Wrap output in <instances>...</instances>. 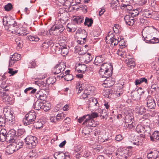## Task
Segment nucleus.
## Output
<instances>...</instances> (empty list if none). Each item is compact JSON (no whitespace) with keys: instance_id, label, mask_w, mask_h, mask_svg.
Returning a JSON list of instances; mask_svg holds the SVG:
<instances>
[{"instance_id":"12","label":"nucleus","mask_w":159,"mask_h":159,"mask_svg":"<svg viewBox=\"0 0 159 159\" xmlns=\"http://www.w3.org/2000/svg\"><path fill=\"white\" fill-rule=\"evenodd\" d=\"M53 156L56 159H70L68 155H67L62 152H56Z\"/></svg>"},{"instance_id":"25","label":"nucleus","mask_w":159,"mask_h":159,"mask_svg":"<svg viewBox=\"0 0 159 159\" xmlns=\"http://www.w3.org/2000/svg\"><path fill=\"white\" fill-rule=\"evenodd\" d=\"M18 28V26L16 22L12 25L8 26L7 30L11 31L12 33H13L14 31L15 32L17 30Z\"/></svg>"},{"instance_id":"7","label":"nucleus","mask_w":159,"mask_h":159,"mask_svg":"<svg viewBox=\"0 0 159 159\" xmlns=\"http://www.w3.org/2000/svg\"><path fill=\"white\" fill-rule=\"evenodd\" d=\"M88 108L90 110L96 111L99 108V104L96 99L93 98L89 101Z\"/></svg>"},{"instance_id":"27","label":"nucleus","mask_w":159,"mask_h":159,"mask_svg":"<svg viewBox=\"0 0 159 159\" xmlns=\"http://www.w3.org/2000/svg\"><path fill=\"white\" fill-rule=\"evenodd\" d=\"M151 140L152 141L155 139L159 141V132L158 131H155L152 135H150Z\"/></svg>"},{"instance_id":"36","label":"nucleus","mask_w":159,"mask_h":159,"mask_svg":"<svg viewBox=\"0 0 159 159\" xmlns=\"http://www.w3.org/2000/svg\"><path fill=\"white\" fill-rule=\"evenodd\" d=\"M139 11L137 9H134L131 11L129 13V15H130V16L134 18V17H135L136 16H138L139 15Z\"/></svg>"},{"instance_id":"53","label":"nucleus","mask_w":159,"mask_h":159,"mask_svg":"<svg viewBox=\"0 0 159 159\" xmlns=\"http://www.w3.org/2000/svg\"><path fill=\"white\" fill-rule=\"evenodd\" d=\"M61 25V24L56 25L52 27L49 30L55 31L57 30H58Z\"/></svg>"},{"instance_id":"38","label":"nucleus","mask_w":159,"mask_h":159,"mask_svg":"<svg viewBox=\"0 0 159 159\" xmlns=\"http://www.w3.org/2000/svg\"><path fill=\"white\" fill-rule=\"evenodd\" d=\"M51 105L50 103H44L43 102L42 109L45 111H47L50 109Z\"/></svg>"},{"instance_id":"16","label":"nucleus","mask_w":159,"mask_h":159,"mask_svg":"<svg viewBox=\"0 0 159 159\" xmlns=\"http://www.w3.org/2000/svg\"><path fill=\"white\" fill-rule=\"evenodd\" d=\"M46 93L44 91V90H40L39 91L37 92L36 94V97L37 98H39L41 100H43V102H44L45 100V99L47 98V95L45 93Z\"/></svg>"},{"instance_id":"32","label":"nucleus","mask_w":159,"mask_h":159,"mask_svg":"<svg viewBox=\"0 0 159 159\" xmlns=\"http://www.w3.org/2000/svg\"><path fill=\"white\" fill-rule=\"evenodd\" d=\"M39 84V86H41L42 88V89L41 90H44V91H45L46 90H48V89L49 85L47 84L46 83H45L43 82H42L41 84Z\"/></svg>"},{"instance_id":"10","label":"nucleus","mask_w":159,"mask_h":159,"mask_svg":"<svg viewBox=\"0 0 159 159\" xmlns=\"http://www.w3.org/2000/svg\"><path fill=\"white\" fill-rule=\"evenodd\" d=\"M80 60L85 64L90 62L92 60L91 55L89 53H85L80 57Z\"/></svg>"},{"instance_id":"60","label":"nucleus","mask_w":159,"mask_h":159,"mask_svg":"<svg viewBox=\"0 0 159 159\" xmlns=\"http://www.w3.org/2000/svg\"><path fill=\"white\" fill-rule=\"evenodd\" d=\"M62 46H60V47L56 46L55 47V52L56 54H60L61 53Z\"/></svg>"},{"instance_id":"22","label":"nucleus","mask_w":159,"mask_h":159,"mask_svg":"<svg viewBox=\"0 0 159 159\" xmlns=\"http://www.w3.org/2000/svg\"><path fill=\"white\" fill-rule=\"evenodd\" d=\"M43 102L41 101L40 100H38L34 104V108L37 110H39L42 109Z\"/></svg>"},{"instance_id":"57","label":"nucleus","mask_w":159,"mask_h":159,"mask_svg":"<svg viewBox=\"0 0 159 159\" xmlns=\"http://www.w3.org/2000/svg\"><path fill=\"white\" fill-rule=\"evenodd\" d=\"M30 65H29V68H34L36 66V63L34 60L30 62Z\"/></svg>"},{"instance_id":"30","label":"nucleus","mask_w":159,"mask_h":159,"mask_svg":"<svg viewBox=\"0 0 159 159\" xmlns=\"http://www.w3.org/2000/svg\"><path fill=\"white\" fill-rule=\"evenodd\" d=\"M114 84V82L111 80H105L103 84V85L105 87H108L112 86Z\"/></svg>"},{"instance_id":"37","label":"nucleus","mask_w":159,"mask_h":159,"mask_svg":"<svg viewBox=\"0 0 159 159\" xmlns=\"http://www.w3.org/2000/svg\"><path fill=\"white\" fill-rule=\"evenodd\" d=\"M68 52V49L66 46H62L60 54L63 56H65L67 55Z\"/></svg>"},{"instance_id":"46","label":"nucleus","mask_w":159,"mask_h":159,"mask_svg":"<svg viewBox=\"0 0 159 159\" xmlns=\"http://www.w3.org/2000/svg\"><path fill=\"white\" fill-rule=\"evenodd\" d=\"M65 80L67 81L71 80L73 79V76L71 74H66L64 76Z\"/></svg>"},{"instance_id":"3","label":"nucleus","mask_w":159,"mask_h":159,"mask_svg":"<svg viewBox=\"0 0 159 159\" xmlns=\"http://www.w3.org/2000/svg\"><path fill=\"white\" fill-rule=\"evenodd\" d=\"M36 113L34 111H30L26 114L23 121L24 125H28L31 124H34L36 118Z\"/></svg>"},{"instance_id":"20","label":"nucleus","mask_w":159,"mask_h":159,"mask_svg":"<svg viewBox=\"0 0 159 159\" xmlns=\"http://www.w3.org/2000/svg\"><path fill=\"white\" fill-rule=\"evenodd\" d=\"M103 56L101 55L96 57L94 61V63L96 65H100L105 60Z\"/></svg>"},{"instance_id":"50","label":"nucleus","mask_w":159,"mask_h":159,"mask_svg":"<svg viewBox=\"0 0 159 159\" xmlns=\"http://www.w3.org/2000/svg\"><path fill=\"white\" fill-rule=\"evenodd\" d=\"M13 8V6L11 4L9 3L6 5L4 7L5 10L9 11L11 10Z\"/></svg>"},{"instance_id":"51","label":"nucleus","mask_w":159,"mask_h":159,"mask_svg":"<svg viewBox=\"0 0 159 159\" xmlns=\"http://www.w3.org/2000/svg\"><path fill=\"white\" fill-rule=\"evenodd\" d=\"M143 15L147 18H151L152 16V12L149 11H146L144 12Z\"/></svg>"},{"instance_id":"62","label":"nucleus","mask_w":159,"mask_h":159,"mask_svg":"<svg viewBox=\"0 0 159 159\" xmlns=\"http://www.w3.org/2000/svg\"><path fill=\"white\" fill-rule=\"evenodd\" d=\"M110 92H112V90L111 89H109L105 90L104 92L106 97L108 96V97H109Z\"/></svg>"},{"instance_id":"11","label":"nucleus","mask_w":159,"mask_h":159,"mask_svg":"<svg viewBox=\"0 0 159 159\" xmlns=\"http://www.w3.org/2000/svg\"><path fill=\"white\" fill-rule=\"evenodd\" d=\"M15 133L13 132L10 131L8 132L6 136V140L7 142H9V143H13L15 142L17 139V137L15 135Z\"/></svg>"},{"instance_id":"23","label":"nucleus","mask_w":159,"mask_h":159,"mask_svg":"<svg viewBox=\"0 0 159 159\" xmlns=\"http://www.w3.org/2000/svg\"><path fill=\"white\" fill-rule=\"evenodd\" d=\"M7 131L4 129H1L0 131V138L2 142H4L6 140V136H7Z\"/></svg>"},{"instance_id":"44","label":"nucleus","mask_w":159,"mask_h":159,"mask_svg":"<svg viewBox=\"0 0 159 159\" xmlns=\"http://www.w3.org/2000/svg\"><path fill=\"white\" fill-rule=\"evenodd\" d=\"M67 15L68 14H64L63 13L60 14V15L58 14V16H61L62 18L60 19L61 21L62 20L64 21V22L63 23H66V21L68 20V17L67 16Z\"/></svg>"},{"instance_id":"52","label":"nucleus","mask_w":159,"mask_h":159,"mask_svg":"<svg viewBox=\"0 0 159 159\" xmlns=\"http://www.w3.org/2000/svg\"><path fill=\"white\" fill-rule=\"evenodd\" d=\"M122 4L121 5V7L126 6V5L131 4V0H122Z\"/></svg>"},{"instance_id":"64","label":"nucleus","mask_w":159,"mask_h":159,"mask_svg":"<svg viewBox=\"0 0 159 159\" xmlns=\"http://www.w3.org/2000/svg\"><path fill=\"white\" fill-rule=\"evenodd\" d=\"M36 153L35 152V151L34 150H32L31 152H30V155L29 157H30L31 158H35V156Z\"/></svg>"},{"instance_id":"17","label":"nucleus","mask_w":159,"mask_h":159,"mask_svg":"<svg viewBox=\"0 0 159 159\" xmlns=\"http://www.w3.org/2000/svg\"><path fill=\"white\" fill-rule=\"evenodd\" d=\"M147 107L150 109H153L156 107L155 102L151 96L148 97L147 99Z\"/></svg>"},{"instance_id":"59","label":"nucleus","mask_w":159,"mask_h":159,"mask_svg":"<svg viewBox=\"0 0 159 159\" xmlns=\"http://www.w3.org/2000/svg\"><path fill=\"white\" fill-rule=\"evenodd\" d=\"M63 116V114L62 113L59 114L57 115L55 117V119H56V121L58 122L60 120H62L63 117H62Z\"/></svg>"},{"instance_id":"61","label":"nucleus","mask_w":159,"mask_h":159,"mask_svg":"<svg viewBox=\"0 0 159 159\" xmlns=\"http://www.w3.org/2000/svg\"><path fill=\"white\" fill-rule=\"evenodd\" d=\"M24 131L21 129H19L18 130V132L17 133V136L20 137H22V135L24 134Z\"/></svg>"},{"instance_id":"28","label":"nucleus","mask_w":159,"mask_h":159,"mask_svg":"<svg viewBox=\"0 0 159 159\" xmlns=\"http://www.w3.org/2000/svg\"><path fill=\"white\" fill-rule=\"evenodd\" d=\"M124 50L122 48L120 47V48L119 49L117 52V54L122 57H127V53L126 52L124 51Z\"/></svg>"},{"instance_id":"33","label":"nucleus","mask_w":159,"mask_h":159,"mask_svg":"<svg viewBox=\"0 0 159 159\" xmlns=\"http://www.w3.org/2000/svg\"><path fill=\"white\" fill-rule=\"evenodd\" d=\"M74 18V21H75L78 24H80L84 20V17L82 16H75Z\"/></svg>"},{"instance_id":"49","label":"nucleus","mask_w":159,"mask_h":159,"mask_svg":"<svg viewBox=\"0 0 159 159\" xmlns=\"http://www.w3.org/2000/svg\"><path fill=\"white\" fill-rule=\"evenodd\" d=\"M54 79L55 80H56L55 78H53L52 77H49L47 80H46V82L47 84L48 85H50L51 84H53L55 82V81H54Z\"/></svg>"},{"instance_id":"47","label":"nucleus","mask_w":159,"mask_h":159,"mask_svg":"<svg viewBox=\"0 0 159 159\" xmlns=\"http://www.w3.org/2000/svg\"><path fill=\"white\" fill-rule=\"evenodd\" d=\"M111 43H114V45H117L119 42V40L117 39L115 37L111 38L110 39Z\"/></svg>"},{"instance_id":"9","label":"nucleus","mask_w":159,"mask_h":159,"mask_svg":"<svg viewBox=\"0 0 159 159\" xmlns=\"http://www.w3.org/2000/svg\"><path fill=\"white\" fill-rule=\"evenodd\" d=\"M9 93V89L5 90L4 89H0V95L2 99L5 101L10 102L12 98L8 95Z\"/></svg>"},{"instance_id":"21","label":"nucleus","mask_w":159,"mask_h":159,"mask_svg":"<svg viewBox=\"0 0 159 159\" xmlns=\"http://www.w3.org/2000/svg\"><path fill=\"white\" fill-rule=\"evenodd\" d=\"M14 145H15L16 149L17 150L19 149L20 148H22L23 146L24 143L22 141L19 139H17L15 142L13 143Z\"/></svg>"},{"instance_id":"6","label":"nucleus","mask_w":159,"mask_h":159,"mask_svg":"<svg viewBox=\"0 0 159 159\" xmlns=\"http://www.w3.org/2000/svg\"><path fill=\"white\" fill-rule=\"evenodd\" d=\"M66 67V65L64 62H60L57 64L53 68L52 72L54 74H59L65 70Z\"/></svg>"},{"instance_id":"34","label":"nucleus","mask_w":159,"mask_h":159,"mask_svg":"<svg viewBox=\"0 0 159 159\" xmlns=\"http://www.w3.org/2000/svg\"><path fill=\"white\" fill-rule=\"evenodd\" d=\"M93 20L92 18L89 19L88 18L86 17L84 24L85 25H87L89 27L91 26L92 24L93 23Z\"/></svg>"},{"instance_id":"54","label":"nucleus","mask_w":159,"mask_h":159,"mask_svg":"<svg viewBox=\"0 0 159 159\" xmlns=\"http://www.w3.org/2000/svg\"><path fill=\"white\" fill-rule=\"evenodd\" d=\"M120 28V26L118 24H115L114 27H113V30L115 33H117L119 32V29Z\"/></svg>"},{"instance_id":"39","label":"nucleus","mask_w":159,"mask_h":159,"mask_svg":"<svg viewBox=\"0 0 159 159\" xmlns=\"http://www.w3.org/2000/svg\"><path fill=\"white\" fill-rule=\"evenodd\" d=\"M15 44L20 48L22 47L23 46V41L21 39L19 38H17L15 39Z\"/></svg>"},{"instance_id":"56","label":"nucleus","mask_w":159,"mask_h":159,"mask_svg":"<svg viewBox=\"0 0 159 159\" xmlns=\"http://www.w3.org/2000/svg\"><path fill=\"white\" fill-rule=\"evenodd\" d=\"M154 153V152L151 151L149 153H148L147 156V157L148 159L154 158L155 159L157 157L156 156L153 155V154Z\"/></svg>"},{"instance_id":"14","label":"nucleus","mask_w":159,"mask_h":159,"mask_svg":"<svg viewBox=\"0 0 159 159\" xmlns=\"http://www.w3.org/2000/svg\"><path fill=\"white\" fill-rule=\"evenodd\" d=\"M83 125L87 126L94 127L96 126L95 122L93 119L87 117L82 123Z\"/></svg>"},{"instance_id":"41","label":"nucleus","mask_w":159,"mask_h":159,"mask_svg":"<svg viewBox=\"0 0 159 159\" xmlns=\"http://www.w3.org/2000/svg\"><path fill=\"white\" fill-rule=\"evenodd\" d=\"M20 55L17 53H15L13 55L11 56L10 58L13 59L16 61L20 59Z\"/></svg>"},{"instance_id":"2","label":"nucleus","mask_w":159,"mask_h":159,"mask_svg":"<svg viewBox=\"0 0 159 159\" xmlns=\"http://www.w3.org/2000/svg\"><path fill=\"white\" fill-rule=\"evenodd\" d=\"M3 113L7 120V125H12L15 123V117L10 110L5 108L3 109Z\"/></svg>"},{"instance_id":"55","label":"nucleus","mask_w":159,"mask_h":159,"mask_svg":"<svg viewBox=\"0 0 159 159\" xmlns=\"http://www.w3.org/2000/svg\"><path fill=\"white\" fill-rule=\"evenodd\" d=\"M148 117L149 116L148 115V114H146L143 115L142 117L140 118V120H141L142 121L146 120L147 122H149V120L148 119Z\"/></svg>"},{"instance_id":"15","label":"nucleus","mask_w":159,"mask_h":159,"mask_svg":"<svg viewBox=\"0 0 159 159\" xmlns=\"http://www.w3.org/2000/svg\"><path fill=\"white\" fill-rule=\"evenodd\" d=\"M77 32L78 33L80 34L81 39H82L84 40L83 42H82L81 40H78V43L79 41V43L80 44H82L84 43V41H86L85 39L87 37V33L86 31L84 30H82L81 29H79L77 30Z\"/></svg>"},{"instance_id":"58","label":"nucleus","mask_w":159,"mask_h":159,"mask_svg":"<svg viewBox=\"0 0 159 159\" xmlns=\"http://www.w3.org/2000/svg\"><path fill=\"white\" fill-rule=\"evenodd\" d=\"M73 1V0H67L65 2L66 6L68 7H70L72 4Z\"/></svg>"},{"instance_id":"42","label":"nucleus","mask_w":159,"mask_h":159,"mask_svg":"<svg viewBox=\"0 0 159 159\" xmlns=\"http://www.w3.org/2000/svg\"><path fill=\"white\" fill-rule=\"evenodd\" d=\"M146 39L148 43H159V39L155 37H153L152 39Z\"/></svg>"},{"instance_id":"1","label":"nucleus","mask_w":159,"mask_h":159,"mask_svg":"<svg viewBox=\"0 0 159 159\" xmlns=\"http://www.w3.org/2000/svg\"><path fill=\"white\" fill-rule=\"evenodd\" d=\"M112 70V67L111 65L105 63L102 64L99 73L102 78L108 79L111 75Z\"/></svg>"},{"instance_id":"31","label":"nucleus","mask_w":159,"mask_h":159,"mask_svg":"<svg viewBox=\"0 0 159 159\" xmlns=\"http://www.w3.org/2000/svg\"><path fill=\"white\" fill-rule=\"evenodd\" d=\"M29 33V32L27 31V30L24 27H22L20 29V32L18 33V34L20 35L25 36Z\"/></svg>"},{"instance_id":"26","label":"nucleus","mask_w":159,"mask_h":159,"mask_svg":"<svg viewBox=\"0 0 159 159\" xmlns=\"http://www.w3.org/2000/svg\"><path fill=\"white\" fill-rule=\"evenodd\" d=\"M127 59L125 60V63L127 66L130 67H134L135 66V63L134 60L131 58L127 57Z\"/></svg>"},{"instance_id":"63","label":"nucleus","mask_w":159,"mask_h":159,"mask_svg":"<svg viewBox=\"0 0 159 159\" xmlns=\"http://www.w3.org/2000/svg\"><path fill=\"white\" fill-rule=\"evenodd\" d=\"M59 12L58 14L60 15V14H61L63 13V14H68V13L66 11V9L64 8H60L59 9Z\"/></svg>"},{"instance_id":"13","label":"nucleus","mask_w":159,"mask_h":159,"mask_svg":"<svg viewBox=\"0 0 159 159\" xmlns=\"http://www.w3.org/2000/svg\"><path fill=\"white\" fill-rule=\"evenodd\" d=\"M16 22L10 16H5L3 19V24L4 25L9 26L12 25Z\"/></svg>"},{"instance_id":"5","label":"nucleus","mask_w":159,"mask_h":159,"mask_svg":"<svg viewBox=\"0 0 159 159\" xmlns=\"http://www.w3.org/2000/svg\"><path fill=\"white\" fill-rule=\"evenodd\" d=\"M25 142L30 148H34L37 143V138L35 136L29 135L25 139Z\"/></svg>"},{"instance_id":"19","label":"nucleus","mask_w":159,"mask_h":159,"mask_svg":"<svg viewBox=\"0 0 159 159\" xmlns=\"http://www.w3.org/2000/svg\"><path fill=\"white\" fill-rule=\"evenodd\" d=\"M17 151L13 143L10 144L6 148V152L8 154H11L14 152Z\"/></svg>"},{"instance_id":"29","label":"nucleus","mask_w":159,"mask_h":159,"mask_svg":"<svg viewBox=\"0 0 159 159\" xmlns=\"http://www.w3.org/2000/svg\"><path fill=\"white\" fill-rule=\"evenodd\" d=\"M6 119L4 116H0V126L3 127L7 125Z\"/></svg>"},{"instance_id":"8","label":"nucleus","mask_w":159,"mask_h":159,"mask_svg":"<svg viewBox=\"0 0 159 159\" xmlns=\"http://www.w3.org/2000/svg\"><path fill=\"white\" fill-rule=\"evenodd\" d=\"M157 30L156 29L154 30L148 29L147 30L146 29H143L142 31V35L144 39L146 40V39H150L148 38V36H149L150 35L152 36L154 32H157Z\"/></svg>"},{"instance_id":"24","label":"nucleus","mask_w":159,"mask_h":159,"mask_svg":"<svg viewBox=\"0 0 159 159\" xmlns=\"http://www.w3.org/2000/svg\"><path fill=\"white\" fill-rule=\"evenodd\" d=\"M135 112L140 115H142L146 111V109L143 106L137 107L135 109Z\"/></svg>"},{"instance_id":"35","label":"nucleus","mask_w":159,"mask_h":159,"mask_svg":"<svg viewBox=\"0 0 159 159\" xmlns=\"http://www.w3.org/2000/svg\"><path fill=\"white\" fill-rule=\"evenodd\" d=\"M27 37L31 41H38L39 39V38L36 35H30Z\"/></svg>"},{"instance_id":"40","label":"nucleus","mask_w":159,"mask_h":159,"mask_svg":"<svg viewBox=\"0 0 159 159\" xmlns=\"http://www.w3.org/2000/svg\"><path fill=\"white\" fill-rule=\"evenodd\" d=\"M53 45L52 41V40L48 41H46L43 43V47L44 48H48L49 46Z\"/></svg>"},{"instance_id":"4","label":"nucleus","mask_w":159,"mask_h":159,"mask_svg":"<svg viewBox=\"0 0 159 159\" xmlns=\"http://www.w3.org/2000/svg\"><path fill=\"white\" fill-rule=\"evenodd\" d=\"M116 155L119 159H130L132 154L128 150L124 148H120L118 149Z\"/></svg>"},{"instance_id":"43","label":"nucleus","mask_w":159,"mask_h":159,"mask_svg":"<svg viewBox=\"0 0 159 159\" xmlns=\"http://www.w3.org/2000/svg\"><path fill=\"white\" fill-rule=\"evenodd\" d=\"M144 128L141 125H138L136 128V130L138 133H142L144 131Z\"/></svg>"},{"instance_id":"18","label":"nucleus","mask_w":159,"mask_h":159,"mask_svg":"<svg viewBox=\"0 0 159 159\" xmlns=\"http://www.w3.org/2000/svg\"><path fill=\"white\" fill-rule=\"evenodd\" d=\"M136 18H134L133 17L130 16V15H126L124 17V20L126 24L129 25H132L134 24Z\"/></svg>"},{"instance_id":"45","label":"nucleus","mask_w":159,"mask_h":159,"mask_svg":"<svg viewBox=\"0 0 159 159\" xmlns=\"http://www.w3.org/2000/svg\"><path fill=\"white\" fill-rule=\"evenodd\" d=\"M34 123L35 124L34 126L37 129H40L43 127V124L40 121L35 122Z\"/></svg>"},{"instance_id":"48","label":"nucleus","mask_w":159,"mask_h":159,"mask_svg":"<svg viewBox=\"0 0 159 159\" xmlns=\"http://www.w3.org/2000/svg\"><path fill=\"white\" fill-rule=\"evenodd\" d=\"M87 116V117H91V118L93 119L94 118H96L98 116V114L97 112H94L91 114H88Z\"/></svg>"}]
</instances>
